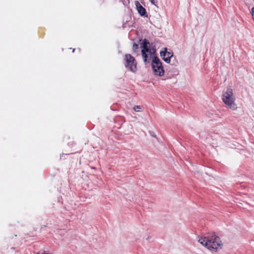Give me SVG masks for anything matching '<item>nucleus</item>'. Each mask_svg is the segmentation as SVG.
Here are the masks:
<instances>
[{"label":"nucleus","instance_id":"nucleus-1","mask_svg":"<svg viewBox=\"0 0 254 254\" xmlns=\"http://www.w3.org/2000/svg\"><path fill=\"white\" fill-rule=\"evenodd\" d=\"M198 241L210 251L215 252L221 249L222 245L220 238L214 233L208 234L201 236Z\"/></svg>","mask_w":254,"mask_h":254},{"label":"nucleus","instance_id":"nucleus-2","mask_svg":"<svg viewBox=\"0 0 254 254\" xmlns=\"http://www.w3.org/2000/svg\"><path fill=\"white\" fill-rule=\"evenodd\" d=\"M222 100L225 104L230 109L235 110L237 108L234 102L235 98L233 95V90L231 88H228L227 91L224 92Z\"/></svg>","mask_w":254,"mask_h":254},{"label":"nucleus","instance_id":"nucleus-3","mask_svg":"<svg viewBox=\"0 0 254 254\" xmlns=\"http://www.w3.org/2000/svg\"><path fill=\"white\" fill-rule=\"evenodd\" d=\"M151 66L155 75L159 76H162L164 75V69L162 64L157 56H155L153 58Z\"/></svg>","mask_w":254,"mask_h":254},{"label":"nucleus","instance_id":"nucleus-4","mask_svg":"<svg viewBox=\"0 0 254 254\" xmlns=\"http://www.w3.org/2000/svg\"><path fill=\"white\" fill-rule=\"evenodd\" d=\"M125 66L130 71L134 72L136 70V63L134 58L130 54L125 55Z\"/></svg>","mask_w":254,"mask_h":254},{"label":"nucleus","instance_id":"nucleus-5","mask_svg":"<svg viewBox=\"0 0 254 254\" xmlns=\"http://www.w3.org/2000/svg\"><path fill=\"white\" fill-rule=\"evenodd\" d=\"M160 54L163 60L167 63L170 62L171 58L173 56V53L168 52L166 48H164V51H161Z\"/></svg>","mask_w":254,"mask_h":254},{"label":"nucleus","instance_id":"nucleus-6","mask_svg":"<svg viewBox=\"0 0 254 254\" xmlns=\"http://www.w3.org/2000/svg\"><path fill=\"white\" fill-rule=\"evenodd\" d=\"M134 4L136 6V8L138 11V13L141 16L144 17H148V14L146 10L144 8L137 0L134 1Z\"/></svg>","mask_w":254,"mask_h":254},{"label":"nucleus","instance_id":"nucleus-7","mask_svg":"<svg viewBox=\"0 0 254 254\" xmlns=\"http://www.w3.org/2000/svg\"><path fill=\"white\" fill-rule=\"evenodd\" d=\"M141 54L143 59V61L145 63L147 62L148 56L147 53L151 52L150 48L148 46H141Z\"/></svg>","mask_w":254,"mask_h":254},{"label":"nucleus","instance_id":"nucleus-8","mask_svg":"<svg viewBox=\"0 0 254 254\" xmlns=\"http://www.w3.org/2000/svg\"><path fill=\"white\" fill-rule=\"evenodd\" d=\"M138 49V44L134 42L132 46V51L135 52Z\"/></svg>","mask_w":254,"mask_h":254},{"label":"nucleus","instance_id":"nucleus-9","mask_svg":"<svg viewBox=\"0 0 254 254\" xmlns=\"http://www.w3.org/2000/svg\"><path fill=\"white\" fill-rule=\"evenodd\" d=\"M149 44V42L148 41V40H147L145 38L142 40V42L141 46H147Z\"/></svg>","mask_w":254,"mask_h":254},{"label":"nucleus","instance_id":"nucleus-10","mask_svg":"<svg viewBox=\"0 0 254 254\" xmlns=\"http://www.w3.org/2000/svg\"><path fill=\"white\" fill-rule=\"evenodd\" d=\"M150 50H151V52H149V53L150 54V55L155 54V53H156V49L155 48H151Z\"/></svg>","mask_w":254,"mask_h":254},{"label":"nucleus","instance_id":"nucleus-11","mask_svg":"<svg viewBox=\"0 0 254 254\" xmlns=\"http://www.w3.org/2000/svg\"><path fill=\"white\" fill-rule=\"evenodd\" d=\"M149 1L152 4L154 5L155 6L157 5V3H158L157 0H149Z\"/></svg>","mask_w":254,"mask_h":254},{"label":"nucleus","instance_id":"nucleus-12","mask_svg":"<svg viewBox=\"0 0 254 254\" xmlns=\"http://www.w3.org/2000/svg\"><path fill=\"white\" fill-rule=\"evenodd\" d=\"M141 109V107L140 106H138V105H136V106H135L134 107H133V110L135 111H136V112H138V109Z\"/></svg>","mask_w":254,"mask_h":254},{"label":"nucleus","instance_id":"nucleus-13","mask_svg":"<svg viewBox=\"0 0 254 254\" xmlns=\"http://www.w3.org/2000/svg\"><path fill=\"white\" fill-rule=\"evenodd\" d=\"M149 133L151 135V136H152L153 137L156 138V139L158 140V138H157L155 133L153 131H150Z\"/></svg>","mask_w":254,"mask_h":254},{"label":"nucleus","instance_id":"nucleus-14","mask_svg":"<svg viewBox=\"0 0 254 254\" xmlns=\"http://www.w3.org/2000/svg\"><path fill=\"white\" fill-rule=\"evenodd\" d=\"M252 14L254 20V7H253L252 9Z\"/></svg>","mask_w":254,"mask_h":254},{"label":"nucleus","instance_id":"nucleus-15","mask_svg":"<svg viewBox=\"0 0 254 254\" xmlns=\"http://www.w3.org/2000/svg\"><path fill=\"white\" fill-rule=\"evenodd\" d=\"M74 50H75V49H73V51H72V52H74Z\"/></svg>","mask_w":254,"mask_h":254},{"label":"nucleus","instance_id":"nucleus-16","mask_svg":"<svg viewBox=\"0 0 254 254\" xmlns=\"http://www.w3.org/2000/svg\"><path fill=\"white\" fill-rule=\"evenodd\" d=\"M149 238H150V237H148L146 239H147V240H148Z\"/></svg>","mask_w":254,"mask_h":254},{"label":"nucleus","instance_id":"nucleus-17","mask_svg":"<svg viewBox=\"0 0 254 254\" xmlns=\"http://www.w3.org/2000/svg\"><path fill=\"white\" fill-rule=\"evenodd\" d=\"M254 1V0H253Z\"/></svg>","mask_w":254,"mask_h":254}]
</instances>
